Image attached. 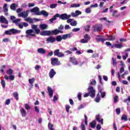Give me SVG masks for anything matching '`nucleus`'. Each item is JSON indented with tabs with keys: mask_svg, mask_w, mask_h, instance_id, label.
Masks as SVG:
<instances>
[{
	"mask_svg": "<svg viewBox=\"0 0 130 130\" xmlns=\"http://www.w3.org/2000/svg\"><path fill=\"white\" fill-rule=\"evenodd\" d=\"M57 18H60L61 20H68L71 18V15H68L67 13L59 14L58 13L56 14L53 18L49 19L50 23H53V21H55Z\"/></svg>",
	"mask_w": 130,
	"mask_h": 130,
	"instance_id": "nucleus-1",
	"label": "nucleus"
},
{
	"mask_svg": "<svg viewBox=\"0 0 130 130\" xmlns=\"http://www.w3.org/2000/svg\"><path fill=\"white\" fill-rule=\"evenodd\" d=\"M5 33L6 35H15V34H19L21 33V30H19L15 28H12L10 30L5 31Z\"/></svg>",
	"mask_w": 130,
	"mask_h": 130,
	"instance_id": "nucleus-2",
	"label": "nucleus"
},
{
	"mask_svg": "<svg viewBox=\"0 0 130 130\" xmlns=\"http://www.w3.org/2000/svg\"><path fill=\"white\" fill-rule=\"evenodd\" d=\"M88 93L89 94V96H90L91 98H94V97H95V95H96L95 94L96 91L94 89V87L90 86L88 87Z\"/></svg>",
	"mask_w": 130,
	"mask_h": 130,
	"instance_id": "nucleus-3",
	"label": "nucleus"
},
{
	"mask_svg": "<svg viewBox=\"0 0 130 130\" xmlns=\"http://www.w3.org/2000/svg\"><path fill=\"white\" fill-rule=\"evenodd\" d=\"M51 60L52 66H59L60 64V61L58 60L57 58H52Z\"/></svg>",
	"mask_w": 130,
	"mask_h": 130,
	"instance_id": "nucleus-4",
	"label": "nucleus"
},
{
	"mask_svg": "<svg viewBox=\"0 0 130 130\" xmlns=\"http://www.w3.org/2000/svg\"><path fill=\"white\" fill-rule=\"evenodd\" d=\"M54 55L58 56V57H63V56H64V54L59 52V49H57L54 51Z\"/></svg>",
	"mask_w": 130,
	"mask_h": 130,
	"instance_id": "nucleus-5",
	"label": "nucleus"
},
{
	"mask_svg": "<svg viewBox=\"0 0 130 130\" xmlns=\"http://www.w3.org/2000/svg\"><path fill=\"white\" fill-rule=\"evenodd\" d=\"M29 10H27L26 11L21 12L18 14V17H22V18H27L28 17Z\"/></svg>",
	"mask_w": 130,
	"mask_h": 130,
	"instance_id": "nucleus-6",
	"label": "nucleus"
},
{
	"mask_svg": "<svg viewBox=\"0 0 130 130\" xmlns=\"http://www.w3.org/2000/svg\"><path fill=\"white\" fill-rule=\"evenodd\" d=\"M0 23L2 24H6L8 25L9 24V21H8L5 16L2 15L0 16Z\"/></svg>",
	"mask_w": 130,
	"mask_h": 130,
	"instance_id": "nucleus-7",
	"label": "nucleus"
},
{
	"mask_svg": "<svg viewBox=\"0 0 130 130\" xmlns=\"http://www.w3.org/2000/svg\"><path fill=\"white\" fill-rule=\"evenodd\" d=\"M33 32H34V30H33L32 29L27 30L26 31V34H27L26 35V37H28V36H32L35 37L36 36V35L34 34H31V33H33Z\"/></svg>",
	"mask_w": 130,
	"mask_h": 130,
	"instance_id": "nucleus-8",
	"label": "nucleus"
},
{
	"mask_svg": "<svg viewBox=\"0 0 130 130\" xmlns=\"http://www.w3.org/2000/svg\"><path fill=\"white\" fill-rule=\"evenodd\" d=\"M50 33L51 35H57V34H59V33L62 34V33H63V31L61 30H58V29L56 28L54 30L50 31Z\"/></svg>",
	"mask_w": 130,
	"mask_h": 130,
	"instance_id": "nucleus-9",
	"label": "nucleus"
},
{
	"mask_svg": "<svg viewBox=\"0 0 130 130\" xmlns=\"http://www.w3.org/2000/svg\"><path fill=\"white\" fill-rule=\"evenodd\" d=\"M93 32H99V31H101V29H102V27L101 26L99 25H95L93 26Z\"/></svg>",
	"mask_w": 130,
	"mask_h": 130,
	"instance_id": "nucleus-10",
	"label": "nucleus"
},
{
	"mask_svg": "<svg viewBox=\"0 0 130 130\" xmlns=\"http://www.w3.org/2000/svg\"><path fill=\"white\" fill-rule=\"evenodd\" d=\"M3 11L6 16H9V9H8V4H5L3 6Z\"/></svg>",
	"mask_w": 130,
	"mask_h": 130,
	"instance_id": "nucleus-11",
	"label": "nucleus"
},
{
	"mask_svg": "<svg viewBox=\"0 0 130 130\" xmlns=\"http://www.w3.org/2000/svg\"><path fill=\"white\" fill-rule=\"evenodd\" d=\"M31 28L35 31L36 34H39L40 33V29L38 28V25H32Z\"/></svg>",
	"mask_w": 130,
	"mask_h": 130,
	"instance_id": "nucleus-12",
	"label": "nucleus"
},
{
	"mask_svg": "<svg viewBox=\"0 0 130 130\" xmlns=\"http://www.w3.org/2000/svg\"><path fill=\"white\" fill-rule=\"evenodd\" d=\"M46 41L47 43H54L56 41V39L54 37H50L47 39Z\"/></svg>",
	"mask_w": 130,
	"mask_h": 130,
	"instance_id": "nucleus-13",
	"label": "nucleus"
},
{
	"mask_svg": "<svg viewBox=\"0 0 130 130\" xmlns=\"http://www.w3.org/2000/svg\"><path fill=\"white\" fill-rule=\"evenodd\" d=\"M31 13H35V15L38 16V14H39V8L38 7H35L30 10Z\"/></svg>",
	"mask_w": 130,
	"mask_h": 130,
	"instance_id": "nucleus-14",
	"label": "nucleus"
},
{
	"mask_svg": "<svg viewBox=\"0 0 130 130\" xmlns=\"http://www.w3.org/2000/svg\"><path fill=\"white\" fill-rule=\"evenodd\" d=\"M56 74V72L54 71V70L53 69H51V70L49 72V76L51 79H52L54 77V75Z\"/></svg>",
	"mask_w": 130,
	"mask_h": 130,
	"instance_id": "nucleus-15",
	"label": "nucleus"
},
{
	"mask_svg": "<svg viewBox=\"0 0 130 130\" xmlns=\"http://www.w3.org/2000/svg\"><path fill=\"white\" fill-rule=\"evenodd\" d=\"M37 15L38 16H41V15H43L44 17H48V13L45 11V10L41 11L39 13H38Z\"/></svg>",
	"mask_w": 130,
	"mask_h": 130,
	"instance_id": "nucleus-16",
	"label": "nucleus"
},
{
	"mask_svg": "<svg viewBox=\"0 0 130 130\" xmlns=\"http://www.w3.org/2000/svg\"><path fill=\"white\" fill-rule=\"evenodd\" d=\"M50 30H44L40 33L42 36H47L48 35H51Z\"/></svg>",
	"mask_w": 130,
	"mask_h": 130,
	"instance_id": "nucleus-17",
	"label": "nucleus"
},
{
	"mask_svg": "<svg viewBox=\"0 0 130 130\" xmlns=\"http://www.w3.org/2000/svg\"><path fill=\"white\" fill-rule=\"evenodd\" d=\"M41 30H46L48 28V25L45 23L41 24L39 26Z\"/></svg>",
	"mask_w": 130,
	"mask_h": 130,
	"instance_id": "nucleus-18",
	"label": "nucleus"
},
{
	"mask_svg": "<svg viewBox=\"0 0 130 130\" xmlns=\"http://www.w3.org/2000/svg\"><path fill=\"white\" fill-rule=\"evenodd\" d=\"M34 82H35V78H34L28 79V83L31 85L30 88H29V90H31V89H32V88L33 87V84L34 83Z\"/></svg>",
	"mask_w": 130,
	"mask_h": 130,
	"instance_id": "nucleus-19",
	"label": "nucleus"
},
{
	"mask_svg": "<svg viewBox=\"0 0 130 130\" xmlns=\"http://www.w3.org/2000/svg\"><path fill=\"white\" fill-rule=\"evenodd\" d=\"M48 92L49 93V95L50 96V98L53 96V90L51 87L48 86Z\"/></svg>",
	"mask_w": 130,
	"mask_h": 130,
	"instance_id": "nucleus-20",
	"label": "nucleus"
},
{
	"mask_svg": "<svg viewBox=\"0 0 130 130\" xmlns=\"http://www.w3.org/2000/svg\"><path fill=\"white\" fill-rule=\"evenodd\" d=\"M71 61L73 63V64L77 66V64H79V62L77 61V59L74 57H70Z\"/></svg>",
	"mask_w": 130,
	"mask_h": 130,
	"instance_id": "nucleus-21",
	"label": "nucleus"
},
{
	"mask_svg": "<svg viewBox=\"0 0 130 130\" xmlns=\"http://www.w3.org/2000/svg\"><path fill=\"white\" fill-rule=\"evenodd\" d=\"M114 47H115L116 48H121V47H122V44H113L112 45V48H114Z\"/></svg>",
	"mask_w": 130,
	"mask_h": 130,
	"instance_id": "nucleus-22",
	"label": "nucleus"
},
{
	"mask_svg": "<svg viewBox=\"0 0 130 130\" xmlns=\"http://www.w3.org/2000/svg\"><path fill=\"white\" fill-rule=\"evenodd\" d=\"M38 52L41 54H45L46 53V51L42 48H39L38 49Z\"/></svg>",
	"mask_w": 130,
	"mask_h": 130,
	"instance_id": "nucleus-23",
	"label": "nucleus"
},
{
	"mask_svg": "<svg viewBox=\"0 0 130 130\" xmlns=\"http://www.w3.org/2000/svg\"><path fill=\"white\" fill-rule=\"evenodd\" d=\"M95 40L97 42H102V43H104V41H106L107 40V39H103L102 38H96Z\"/></svg>",
	"mask_w": 130,
	"mask_h": 130,
	"instance_id": "nucleus-24",
	"label": "nucleus"
},
{
	"mask_svg": "<svg viewBox=\"0 0 130 130\" xmlns=\"http://www.w3.org/2000/svg\"><path fill=\"white\" fill-rule=\"evenodd\" d=\"M20 112H21V115H22V116H23V117H25V116H26V115L27 114V112H26V110H25V109H24V108H21L20 109Z\"/></svg>",
	"mask_w": 130,
	"mask_h": 130,
	"instance_id": "nucleus-25",
	"label": "nucleus"
},
{
	"mask_svg": "<svg viewBox=\"0 0 130 130\" xmlns=\"http://www.w3.org/2000/svg\"><path fill=\"white\" fill-rule=\"evenodd\" d=\"M96 119L99 122H101V124H103V119H100V115H96Z\"/></svg>",
	"mask_w": 130,
	"mask_h": 130,
	"instance_id": "nucleus-26",
	"label": "nucleus"
},
{
	"mask_svg": "<svg viewBox=\"0 0 130 130\" xmlns=\"http://www.w3.org/2000/svg\"><path fill=\"white\" fill-rule=\"evenodd\" d=\"M17 5L15 3H13L10 6V9L11 10H12V11H16L17 10V7H16Z\"/></svg>",
	"mask_w": 130,
	"mask_h": 130,
	"instance_id": "nucleus-27",
	"label": "nucleus"
},
{
	"mask_svg": "<svg viewBox=\"0 0 130 130\" xmlns=\"http://www.w3.org/2000/svg\"><path fill=\"white\" fill-rule=\"evenodd\" d=\"M6 73L7 74V75L12 76V75L14 74V71H13L12 69H9L8 70L6 71Z\"/></svg>",
	"mask_w": 130,
	"mask_h": 130,
	"instance_id": "nucleus-28",
	"label": "nucleus"
},
{
	"mask_svg": "<svg viewBox=\"0 0 130 130\" xmlns=\"http://www.w3.org/2000/svg\"><path fill=\"white\" fill-rule=\"evenodd\" d=\"M24 21H26V22H28V23H29V24H32L33 23V19L30 17L26 18Z\"/></svg>",
	"mask_w": 130,
	"mask_h": 130,
	"instance_id": "nucleus-29",
	"label": "nucleus"
},
{
	"mask_svg": "<svg viewBox=\"0 0 130 130\" xmlns=\"http://www.w3.org/2000/svg\"><path fill=\"white\" fill-rule=\"evenodd\" d=\"M107 40L112 41L115 40V37L113 36L112 35H110L108 36Z\"/></svg>",
	"mask_w": 130,
	"mask_h": 130,
	"instance_id": "nucleus-30",
	"label": "nucleus"
},
{
	"mask_svg": "<svg viewBox=\"0 0 130 130\" xmlns=\"http://www.w3.org/2000/svg\"><path fill=\"white\" fill-rule=\"evenodd\" d=\"M121 120H124V121H127V116L125 114H123L121 117Z\"/></svg>",
	"mask_w": 130,
	"mask_h": 130,
	"instance_id": "nucleus-31",
	"label": "nucleus"
},
{
	"mask_svg": "<svg viewBox=\"0 0 130 130\" xmlns=\"http://www.w3.org/2000/svg\"><path fill=\"white\" fill-rule=\"evenodd\" d=\"M55 39L56 41H57V42H60V41L62 40V37H61V36H58L56 37Z\"/></svg>",
	"mask_w": 130,
	"mask_h": 130,
	"instance_id": "nucleus-32",
	"label": "nucleus"
},
{
	"mask_svg": "<svg viewBox=\"0 0 130 130\" xmlns=\"http://www.w3.org/2000/svg\"><path fill=\"white\" fill-rule=\"evenodd\" d=\"M90 28H91V26L90 25H87L83 27L84 29L86 31V32H89L90 31Z\"/></svg>",
	"mask_w": 130,
	"mask_h": 130,
	"instance_id": "nucleus-33",
	"label": "nucleus"
},
{
	"mask_svg": "<svg viewBox=\"0 0 130 130\" xmlns=\"http://www.w3.org/2000/svg\"><path fill=\"white\" fill-rule=\"evenodd\" d=\"M90 126L92 128H94L96 126V121L94 120L90 123Z\"/></svg>",
	"mask_w": 130,
	"mask_h": 130,
	"instance_id": "nucleus-34",
	"label": "nucleus"
},
{
	"mask_svg": "<svg viewBox=\"0 0 130 130\" xmlns=\"http://www.w3.org/2000/svg\"><path fill=\"white\" fill-rule=\"evenodd\" d=\"M81 7V4H73L71 5V8H79Z\"/></svg>",
	"mask_w": 130,
	"mask_h": 130,
	"instance_id": "nucleus-35",
	"label": "nucleus"
},
{
	"mask_svg": "<svg viewBox=\"0 0 130 130\" xmlns=\"http://www.w3.org/2000/svg\"><path fill=\"white\" fill-rule=\"evenodd\" d=\"M19 22H21V19L20 18H18L12 21V23L16 24V25L19 23Z\"/></svg>",
	"mask_w": 130,
	"mask_h": 130,
	"instance_id": "nucleus-36",
	"label": "nucleus"
},
{
	"mask_svg": "<svg viewBox=\"0 0 130 130\" xmlns=\"http://www.w3.org/2000/svg\"><path fill=\"white\" fill-rule=\"evenodd\" d=\"M13 95L17 101L19 100V98L18 97V96H19V94H18V92H14Z\"/></svg>",
	"mask_w": 130,
	"mask_h": 130,
	"instance_id": "nucleus-37",
	"label": "nucleus"
},
{
	"mask_svg": "<svg viewBox=\"0 0 130 130\" xmlns=\"http://www.w3.org/2000/svg\"><path fill=\"white\" fill-rule=\"evenodd\" d=\"M112 63L113 67H116V65L117 64V62H116V59H114V58H112Z\"/></svg>",
	"mask_w": 130,
	"mask_h": 130,
	"instance_id": "nucleus-38",
	"label": "nucleus"
},
{
	"mask_svg": "<svg viewBox=\"0 0 130 130\" xmlns=\"http://www.w3.org/2000/svg\"><path fill=\"white\" fill-rule=\"evenodd\" d=\"M48 127L50 130H54V129L53 128V125L51 124L50 122L48 123Z\"/></svg>",
	"mask_w": 130,
	"mask_h": 130,
	"instance_id": "nucleus-39",
	"label": "nucleus"
},
{
	"mask_svg": "<svg viewBox=\"0 0 130 130\" xmlns=\"http://www.w3.org/2000/svg\"><path fill=\"white\" fill-rule=\"evenodd\" d=\"M24 107L25 109H26V110H29L30 109H31V107H30V106H29V104H25L24 105Z\"/></svg>",
	"mask_w": 130,
	"mask_h": 130,
	"instance_id": "nucleus-40",
	"label": "nucleus"
},
{
	"mask_svg": "<svg viewBox=\"0 0 130 130\" xmlns=\"http://www.w3.org/2000/svg\"><path fill=\"white\" fill-rule=\"evenodd\" d=\"M56 7H57V4H51L50 6V8L51 9H55V8H56Z\"/></svg>",
	"mask_w": 130,
	"mask_h": 130,
	"instance_id": "nucleus-41",
	"label": "nucleus"
},
{
	"mask_svg": "<svg viewBox=\"0 0 130 130\" xmlns=\"http://www.w3.org/2000/svg\"><path fill=\"white\" fill-rule=\"evenodd\" d=\"M1 84L3 88L6 87V82L4 80H1Z\"/></svg>",
	"mask_w": 130,
	"mask_h": 130,
	"instance_id": "nucleus-42",
	"label": "nucleus"
},
{
	"mask_svg": "<svg viewBox=\"0 0 130 130\" xmlns=\"http://www.w3.org/2000/svg\"><path fill=\"white\" fill-rule=\"evenodd\" d=\"M77 97L79 101H81L82 100V93L79 92L78 94Z\"/></svg>",
	"mask_w": 130,
	"mask_h": 130,
	"instance_id": "nucleus-43",
	"label": "nucleus"
},
{
	"mask_svg": "<svg viewBox=\"0 0 130 130\" xmlns=\"http://www.w3.org/2000/svg\"><path fill=\"white\" fill-rule=\"evenodd\" d=\"M70 108H71V106H70V105H67L66 106V111L68 112V113H69L70 111Z\"/></svg>",
	"mask_w": 130,
	"mask_h": 130,
	"instance_id": "nucleus-44",
	"label": "nucleus"
},
{
	"mask_svg": "<svg viewBox=\"0 0 130 130\" xmlns=\"http://www.w3.org/2000/svg\"><path fill=\"white\" fill-rule=\"evenodd\" d=\"M84 117H85L84 122L85 123V125H87L88 124V117H87L86 115H84Z\"/></svg>",
	"mask_w": 130,
	"mask_h": 130,
	"instance_id": "nucleus-45",
	"label": "nucleus"
},
{
	"mask_svg": "<svg viewBox=\"0 0 130 130\" xmlns=\"http://www.w3.org/2000/svg\"><path fill=\"white\" fill-rule=\"evenodd\" d=\"M85 12L87 14H90L91 13V8H87L85 9Z\"/></svg>",
	"mask_w": 130,
	"mask_h": 130,
	"instance_id": "nucleus-46",
	"label": "nucleus"
},
{
	"mask_svg": "<svg viewBox=\"0 0 130 130\" xmlns=\"http://www.w3.org/2000/svg\"><path fill=\"white\" fill-rule=\"evenodd\" d=\"M84 38L86 40H90V36H89V35L88 34H86L84 36Z\"/></svg>",
	"mask_w": 130,
	"mask_h": 130,
	"instance_id": "nucleus-47",
	"label": "nucleus"
},
{
	"mask_svg": "<svg viewBox=\"0 0 130 130\" xmlns=\"http://www.w3.org/2000/svg\"><path fill=\"white\" fill-rule=\"evenodd\" d=\"M80 42L81 43H88V40L83 39L81 40Z\"/></svg>",
	"mask_w": 130,
	"mask_h": 130,
	"instance_id": "nucleus-48",
	"label": "nucleus"
},
{
	"mask_svg": "<svg viewBox=\"0 0 130 130\" xmlns=\"http://www.w3.org/2000/svg\"><path fill=\"white\" fill-rule=\"evenodd\" d=\"M9 80L11 81H14L15 80V76L13 75L9 76Z\"/></svg>",
	"mask_w": 130,
	"mask_h": 130,
	"instance_id": "nucleus-49",
	"label": "nucleus"
},
{
	"mask_svg": "<svg viewBox=\"0 0 130 130\" xmlns=\"http://www.w3.org/2000/svg\"><path fill=\"white\" fill-rule=\"evenodd\" d=\"M77 24H78V23L77 22V21H76V20H75L73 22L71 23V26H77Z\"/></svg>",
	"mask_w": 130,
	"mask_h": 130,
	"instance_id": "nucleus-50",
	"label": "nucleus"
},
{
	"mask_svg": "<svg viewBox=\"0 0 130 130\" xmlns=\"http://www.w3.org/2000/svg\"><path fill=\"white\" fill-rule=\"evenodd\" d=\"M35 111L37 112V113H39L40 112L39 108H38L37 106L35 107Z\"/></svg>",
	"mask_w": 130,
	"mask_h": 130,
	"instance_id": "nucleus-51",
	"label": "nucleus"
},
{
	"mask_svg": "<svg viewBox=\"0 0 130 130\" xmlns=\"http://www.w3.org/2000/svg\"><path fill=\"white\" fill-rule=\"evenodd\" d=\"M10 103H11V100H10L9 99H7L6 101V102H5L6 105H9V104H10Z\"/></svg>",
	"mask_w": 130,
	"mask_h": 130,
	"instance_id": "nucleus-52",
	"label": "nucleus"
},
{
	"mask_svg": "<svg viewBox=\"0 0 130 130\" xmlns=\"http://www.w3.org/2000/svg\"><path fill=\"white\" fill-rule=\"evenodd\" d=\"M80 127L82 130H86V127H85V125L83 124V123H81Z\"/></svg>",
	"mask_w": 130,
	"mask_h": 130,
	"instance_id": "nucleus-53",
	"label": "nucleus"
},
{
	"mask_svg": "<svg viewBox=\"0 0 130 130\" xmlns=\"http://www.w3.org/2000/svg\"><path fill=\"white\" fill-rule=\"evenodd\" d=\"M116 112L117 114H118V115H119V114H120V108H117L116 109Z\"/></svg>",
	"mask_w": 130,
	"mask_h": 130,
	"instance_id": "nucleus-54",
	"label": "nucleus"
},
{
	"mask_svg": "<svg viewBox=\"0 0 130 130\" xmlns=\"http://www.w3.org/2000/svg\"><path fill=\"white\" fill-rule=\"evenodd\" d=\"M117 10H114L112 13V16L113 17H117V16L116 15V14L117 13Z\"/></svg>",
	"mask_w": 130,
	"mask_h": 130,
	"instance_id": "nucleus-55",
	"label": "nucleus"
},
{
	"mask_svg": "<svg viewBox=\"0 0 130 130\" xmlns=\"http://www.w3.org/2000/svg\"><path fill=\"white\" fill-rule=\"evenodd\" d=\"M128 57V54L126 53L125 55L122 56V58L124 60H125V59H126V58H127Z\"/></svg>",
	"mask_w": 130,
	"mask_h": 130,
	"instance_id": "nucleus-56",
	"label": "nucleus"
},
{
	"mask_svg": "<svg viewBox=\"0 0 130 130\" xmlns=\"http://www.w3.org/2000/svg\"><path fill=\"white\" fill-rule=\"evenodd\" d=\"M78 31H80V28H75L72 29L73 32H78Z\"/></svg>",
	"mask_w": 130,
	"mask_h": 130,
	"instance_id": "nucleus-57",
	"label": "nucleus"
},
{
	"mask_svg": "<svg viewBox=\"0 0 130 130\" xmlns=\"http://www.w3.org/2000/svg\"><path fill=\"white\" fill-rule=\"evenodd\" d=\"M101 97L102 98H104L105 95H106V92H101Z\"/></svg>",
	"mask_w": 130,
	"mask_h": 130,
	"instance_id": "nucleus-58",
	"label": "nucleus"
},
{
	"mask_svg": "<svg viewBox=\"0 0 130 130\" xmlns=\"http://www.w3.org/2000/svg\"><path fill=\"white\" fill-rule=\"evenodd\" d=\"M58 30L59 31H61V30H62L63 29V26L62 25H60L58 28Z\"/></svg>",
	"mask_w": 130,
	"mask_h": 130,
	"instance_id": "nucleus-59",
	"label": "nucleus"
},
{
	"mask_svg": "<svg viewBox=\"0 0 130 130\" xmlns=\"http://www.w3.org/2000/svg\"><path fill=\"white\" fill-rule=\"evenodd\" d=\"M95 102H97L98 103L100 101V98L99 97H96L94 99Z\"/></svg>",
	"mask_w": 130,
	"mask_h": 130,
	"instance_id": "nucleus-60",
	"label": "nucleus"
},
{
	"mask_svg": "<svg viewBox=\"0 0 130 130\" xmlns=\"http://www.w3.org/2000/svg\"><path fill=\"white\" fill-rule=\"evenodd\" d=\"M75 13H76V14L77 15V16H79V15H81L82 14V12L79 11V10H77L75 11Z\"/></svg>",
	"mask_w": 130,
	"mask_h": 130,
	"instance_id": "nucleus-61",
	"label": "nucleus"
},
{
	"mask_svg": "<svg viewBox=\"0 0 130 130\" xmlns=\"http://www.w3.org/2000/svg\"><path fill=\"white\" fill-rule=\"evenodd\" d=\"M64 53H67V54H72L73 53V52L70 50H67V51H64Z\"/></svg>",
	"mask_w": 130,
	"mask_h": 130,
	"instance_id": "nucleus-62",
	"label": "nucleus"
},
{
	"mask_svg": "<svg viewBox=\"0 0 130 130\" xmlns=\"http://www.w3.org/2000/svg\"><path fill=\"white\" fill-rule=\"evenodd\" d=\"M34 6H35V3H29L28 4V7L29 8H31L32 7H34Z\"/></svg>",
	"mask_w": 130,
	"mask_h": 130,
	"instance_id": "nucleus-63",
	"label": "nucleus"
},
{
	"mask_svg": "<svg viewBox=\"0 0 130 130\" xmlns=\"http://www.w3.org/2000/svg\"><path fill=\"white\" fill-rule=\"evenodd\" d=\"M22 25L24 26V27H28L29 26V24L26 22H22Z\"/></svg>",
	"mask_w": 130,
	"mask_h": 130,
	"instance_id": "nucleus-64",
	"label": "nucleus"
}]
</instances>
